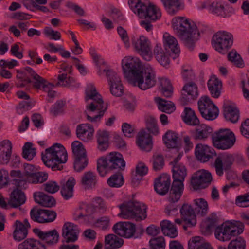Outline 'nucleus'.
Masks as SVG:
<instances>
[{"label":"nucleus","mask_w":249,"mask_h":249,"mask_svg":"<svg viewBox=\"0 0 249 249\" xmlns=\"http://www.w3.org/2000/svg\"><path fill=\"white\" fill-rule=\"evenodd\" d=\"M182 95V99L185 102L196 100L198 96L197 85L193 82L186 84L183 87Z\"/></svg>","instance_id":"412c9836"},{"label":"nucleus","mask_w":249,"mask_h":249,"mask_svg":"<svg viewBox=\"0 0 249 249\" xmlns=\"http://www.w3.org/2000/svg\"><path fill=\"white\" fill-rule=\"evenodd\" d=\"M35 155L36 149L32 147V144L30 142H26L23 148V157L30 160Z\"/></svg>","instance_id":"603ef678"},{"label":"nucleus","mask_w":249,"mask_h":249,"mask_svg":"<svg viewBox=\"0 0 249 249\" xmlns=\"http://www.w3.org/2000/svg\"><path fill=\"white\" fill-rule=\"evenodd\" d=\"M87 156H79L75 157L74 168L75 171L80 172L83 170L88 165Z\"/></svg>","instance_id":"3c124183"},{"label":"nucleus","mask_w":249,"mask_h":249,"mask_svg":"<svg viewBox=\"0 0 249 249\" xmlns=\"http://www.w3.org/2000/svg\"><path fill=\"white\" fill-rule=\"evenodd\" d=\"M155 101L158 104V108L162 112L171 113L175 110V107L171 102L160 98H156Z\"/></svg>","instance_id":"79ce46f5"},{"label":"nucleus","mask_w":249,"mask_h":249,"mask_svg":"<svg viewBox=\"0 0 249 249\" xmlns=\"http://www.w3.org/2000/svg\"><path fill=\"white\" fill-rule=\"evenodd\" d=\"M180 159V155L171 162L172 165L173 181H179L183 183L187 175L186 169L182 164L178 162Z\"/></svg>","instance_id":"a211bd4d"},{"label":"nucleus","mask_w":249,"mask_h":249,"mask_svg":"<svg viewBox=\"0 0 249 249\" xmlns=\"http://www.w3.org/2000/svg\"><path fill=\"white\" fill-rule=\"evenodd\" d=\"M150 249H165V241L162 236H159L151 239L149 241Z\"/></svg>","instance_id":"8fccbe9b"},{"label":"nucleus","mask_w":249,"mask_h":249,"mask_svg":"<svg viewBox=\"0 0 249 249\" xmlns=\"http://www.w3.org/2000/svg\"><path fill=\"white\" fill-rule=\"evenodd\" d=\"M172 27L176 35L189 47L199 36L196 26L183 17H175L172 19Z\"/></svg>","instance_id":"7ed1b4c3"},{"label":"nucleus","mask_w":249,"mask_h":249,"mask_svg":"<svg viewBox=\"0 0 249 249\" xmlns=\"http://www.w3.org/2000/svg\"><path fill=\"white\" fill-rule=\"evenodd\" d=\"M229 59L238 67H242L244 66L243 61L241 56L235 51L231 52L228 55Z\"/></svg>","instance_id":"6e6d98bb"},{"label":"nucleus","mask_w":249,"mask_h":249,"mask_svg":"<svg viewBox=\"0 0 249 249\" xmlns=\"http://www.w3.org/2000/svg\"><path fill=\"white\" fill-rule=\"evenodd\" d=\"M160 85L162 94L166 97L171 96L173 93V87L169 80L165 78L160 79Z\"/></svg>","instance_id":"de8ad7c7"},{"label":"nucleus","mask_w":249,"mask_h":249,"mask_svg":"<svg viewBox=\"0 0 249 249\" xmlns=\"http://www.w3.org/2000/svg\"><path fill=\"white\" fill-rule=\"evenodd\" d=\"M26 74L31 76L35 80L34 87L37 89H40L45 83L46 80L36 73L31 68H26Z\"/></svg>","instance_id":"a18cd8bd"},{"label":"nucleus","mask_w":249,"mask_h":249,"mask_svg":"<svg viewBox=\"0 0 249 249\" xmlns=\"http://www.w3.org/2000/svg\"><path fill=\"white\" fill-rule=\"evenodd\" d=\"M35 201L38 204L46 207H51L55 204L54 198L43 192H36L34 194Z\"/></svg>","instance_id":"c85d7f7f"},{"label":"nucleus","mask_w":249,"mask_h":249,"mask_svg":"<svg viewBox=\"0 0 249 249\" xmlns=\"http://www.w3.org/2000/svg\"><path fill=\"white\" fill-rule=\"evenodd\" d=\"M233 160V158L231 155H219L215 159L213 164L216 174L219 176H222L223 174L224 170L228 169Z\"/></svg>","instance_id":"4468645a"},{"label":"nucleus","mask_w":249,"mask_h":249,"mask_svg":"<svg viewBox=\"0 0 249 249\" xmlns=\"http://www.w3.org/2000/svg\"><path fill=\"white\" fill-rule=\"evenodd\" d=\"M36 233L39 238L49 245L56 243L58 240L59 235L56 230L48 232L38 231Z\"/></svg>","instance_id":"7c9ffc66"},{"label":"nucleus","mask_w":249,"mask_h":249,"mask_svg":"<svg viewBox=\"0 0 249 249\" xmlns=\"http://www.w3.org/2000/svg\"><path fill=\"white\" fill-rule=\"evenodd\" d=\"M181 217L183 221L189 226H194L196 223V215L192 207L187 204L182 205L180 209Z\"/></svg>","instance_id":"aec40b11"},{"label":"nucleus","mask_w":249,"mask_h":249,"mask_svg":"<svg viewBox=\"0 0 249 249\" xmlns=\"http://www.w3.org/2000/svg\"><path fill=\"white\" fill-rule=\"evenodd\" d=\"M75 184V179L72 177H71L68 180L66 184L62 187L61 193L65 199H68L72 196L73 188Z\"/></svg>","instance_id":"ea45409f"},{"label":"nucleus","mask_w":249,"mask_h":249,"mask_svg":"<svg viewBox=\"0 0 249 249\" xmlns=\"http://www.w3.org/2000/svg\"><path fill=\"white\" fill-rule=\"evenodd\" d=\"M86 213L80 215L79 216L91 215L97 212L104 213L107 210V207L105 202L101 197L94 198L92 202L87 204L85 208Z\"/></svg>","instance_id":"f3484780"},{"label":"nucleus","mask_w":249,"mask_h":249,"mask_svg":"<svg viewBox=\"0 0 249 249\" xmlns=\"http://www.w3.org/2000/svg\"><path fill=\"white\" fill-rule=\"evenodd\" d=\"M224 114L225 118L232 123L236 122L239 117L238 110L235 107L231 106H224Z\"/></svg>","instance_id":"58836bf2"},{"label":"nucleus","mask_w":249,"mask_h":249,"mask_svg":"<svg viewBox=\"0 0 249 249\" xmlns=\"http://www.w3.org/2000/svg\"><path fill=\"white\" fill-rule=\"evenodd\" d=\"M105 243L111 249H117L123 245L124 240L114 234H109L105 237Z\"/></svg>","instance_id":"a19ab883"},{"label":"nucleus","mask_w":249,"mask_h":249,"mask_svg":"<svg viewBox=\"0 0 249 249\" xmlns=\"http://www.w3.org/2000/svg\"><path fill=\"white\" fill-rule=\"evenodd\" d=\"M237 205L241 207L249 206V193L240 195L237 197L235 201Z\"/></svg>","instance_id":"052dcab7"},{"label":"nucleus","mask_w":249,"mask_h":249,"mask_svg":"<svg viewBox=\"0 0 249 249\" xmlns=\"http://www.w3.org/2000/svg\"><path fill=\"white\" fill-rule=\"evenodd\" d=\"M30 215L34 221L40 223L53 222L56 217L54 211L36 208L31 210Z\"/></svg>","instance_id":"ddd939ff"},{"label":"nucleus","mask_w":249,"mask_h":249,"mask_svg":"<svg viewBox=\"0 0 249 249\" xmlns=\"http://www.w3.org/2000/svg\"><path fill=\"white\" fill-rule=\"evenodd\" d=\"M204 243L200 237L196 236L189 241L188 247L189 249H199Z\"/></svg>","instance_id":"e2e57ef3"},{"label":"nucleus","mask_w":249,"mask_h":249,"mask_svg":"<svg viewBox=\"0 0 249 249\" xmlns=\"http://www.w3.org/2000/svg\"><path fill=\"white\" fill-rule=\"evenodd\" d=\"M111 94L115 96H121L124 93V87L122 82L110 86Z\"/></svg>","instance_id":"0e129e2a"},{"label":"nucleus","mask_w":249,"mask_h":249,"mask_svg":"<svg viewBox=\"0 0 249 249\" xmlns=\"http://www.w3.org/2000/svg\"><path fill=\"white\" fill-rule=\"evenodd\" d=\"M245 241L241 237L237 238L230 242L228 249H245Z\"/></svg>","instance_id":"4d7b16f0"},{"label":"nucleus","mask_w":249,"mask_h":249,"mask_svg":"<svg viewBox=\"0 0 249 249\" xmlns=\"http://www.w3.org/2000/svg\"><path fill=\"white\" fill-rule=\"evenodd\" d=\"M9 182V173L4 169L0 170V189L7 185Z\"/></svg>","instance_id":"69168bd1"},{"label":"nucleus","mask_w":249,"mask_h":249,"mask_svg":"<svg viewBox=\"0 0 249 249\" xmlns=\"http://www.w3.org/2000/svg\"><path fill=\"white\" fill-rule=\"evenodd\" d=\"M184 115L183 116V121L190 125H196L199 124V120L196 116L194 111L191 108H184Z\"/></svg>","instance_id":"4c0bfd02"},{"label":"nucleus","mask_w":249,"mask_h":249,"mask_svg":"<svg viewBox=\"0 0 249 249\" xmlns=\"http://www.w3.org/2000/svg\"><path fill=\"white\" fill-rule=\"evenodd\" d=\"M208 87L213 97L217 98L220 94L222 83L215 76H212L208 82Z\"/></svg>","instance_id":"2f4dec72"},{"label":"nucleus","mask_w":249,"mask_h":249,"mask_svg":"<svg viewBox=\"0 0 249 249\" xmlns=\"http://www.w3.org/2000/svg\"><path fill=\"white\" fill-rule=\"evenodd\" d=\"M73 153L75 156H87L86 151L81 142L78 141H74L71 144Z\"/></svg>","instance_id":"09e8293b"},{"label":"nucleus","mask_w":249,"mask_h":249,"mask_svg":"<svg viewBox=\"0 0 249 249\" xmlns=\"http://www.w3.org/2000/svg\"><path fill=\"white\" fill-rule=\"evenodd\" d=\"M137 143L142 150L149 151L152 148V137L145 130H141L138 134Z\"/></svg>","instance_id":"4be33fe9"},{"label":"nucleus","mask_w":249,"mask_h":249,"mask_svg":"<svg viewBox=\"0 0 249 249\" xmlns=\"http://www.w3.org/2000/svg\"><path fill=\"white\" fill-rule=\"evenodd\" d=\"M212 132L213 130L210 126L205 124H201L196 127L192 134L195 140L204 141L207 139Z\"/></svg>","instance_id":"a878e982"},{"label":"nucleus","mask_w":249,"mask_h":249,"mask_svg":"<svg viewBox=\"0 0 249 249\" xmlns=\"http://www.w3.org/2000/svg\"><path fill=\"white\" fill-rule=\"evenodd\" d=\"M18 249H46L44 243L34 239H28L20 244Z\"/></svg>","instance_id":"c9c22d12"},{"label":"nucleus","mask_w":249,"mask_h":249,"mask_svg":"<svg viewBox=\"0 0 249 249\" xmlns=\"http://www.w3.org/2000/svg\"><path fill=\"white\" fill-rule=\"evenodd\" d=\"M163 233L171 238H175L178 235V231L175 226L170 221L164 220L160 222Z\"/></svg>","instance_id":"72a5a7b5"},{"label":"nucleus","mask_w":249,"mask_h":249,"mask_svg":"<svg viewBox=\"0 0 249 249\" xmlns=\"http://www.w3.org/2000/svg\"><path fill=\"white\" fill-rule=\"evenodd\" d=\"M157 60L163 66H166L169 63L168 53L160 46L157 45L154 50Z\"/></svg>","instance_id":"e433bc0d"},{"label":"nucleus","mask_w":249,"mask_h":249,"mask_svg":"<svg viewBox=\"0 0 249 249\" xmlns=\"http://www.w3.org/2000/svg\"><path fill=\"white\" fill-rule=\"evenodd\" d=\"M125 162L121 154L118 152H110L105 157H101L97 161V170L102 176H105L112 169L124 170Z\"/></svg>","instance_id":"6e6552de"},{"label":"nucleus","mask_w":249,"mask_h":249,"mask_svg":"<svg viewBox=\"0 0 249 249\" xmlns=\"http://www.w3.org/2000/svg\"><path fill=\"white\" fill-rule=\"evenodd\" d=\"M170 185V177L166 175H163L155 179L154 188L157 193L164 195L168 192Z\"/></svg>","instance_id":"5701e85b"},{"label":"nucleus","mask_w":249,"mask_h":249,"mask_svg":"<svg viewBox=\"0 0 249 249\" xmlns=\"http://www.w3.org/2000/svg\"><path fill=\"white\" fill-rule=\"evenodd\" d=\"M178 137L174 132L169 131L164 137V143L168 148H175L178 143Z\"/></svg>","instance_id":"49530a36"},{"label":"nucleus","mask_w":249,"mask_h":249,"mask_svg":"<svg viewBox=\"0 0 249 249\" xmlns=\"http://www.w3.org/2000/svg\"><path fill=\"white\" fill-rule=\"evenodd\" d=\"M234 133L229 129H221L215 132L212 141L213 145L221 149H227L232 147L235 142Z\"/></svg>","instance_id":"1a4fd4ad"},{"label":"nucleus","mask_w":249,"mask_h":249,"mask_svg":"<svg viewBox=\"0 0 249 249\" xmlns=\"http://www.w3.org/2000/svg\"><path fill=\"white\" fill-rule=\"evenodd\" d=\"M194 201L196 205L197 206L196 209H198V213H200L201 215L206 214L208 209L207 201L203 198L196 199Z\"/></svg>","instance_id":"5fc2aeb1"},{"label":"nucleus","mask_w":249,"mask_h":249,"mask_svg":"<svg viewBox=\"0 0 249 249\" xmlns=\"http://www.w3.org/2000/svg\"><path fill=\"white\" fill-rule=\"evenodd\" d=\"M14 227L13 236L15 240L19 241L26 237L28 231L24 224L20 221L17 220L15 223Z\"/></svg>","instance_id":"f704fd0d"},{"label":"nucleus","mask_w":249,"mask_h":249,"mask_svg":"<svg viewBox=\"0 0 249 249\" xmlns=\"http://www.w3.org/2000/svg\"><path fill=\"white\" fill-rule=\"evenodd\" d=\"M48 174L44 172L35 173L30 180L34 183H41L47 179Z\"/></svg>","instance_id":"bf43d9fd"},{"label":"nucleus","mask_w":249,"mask_h":249,"mask_svg":"<svg viewBox=\"0 0 249 249\" xmlns=\"http://www.w3.org/2000/svg\"><path fill=\"white\" fill-rule=\"evenodd\" d=\"M119 208V215L123 218L141 221L147 217V207L142 203L130 201L121 204Z\"/></svg>","instance_id":"423d86ee"},{"label":"nucleus","mask_w":249,"mask_h":249,"mask_svg":"<svg viewBox=\"0 0 249 249\" xmlns=\"http://www.w3.org/2000/svg\"><path fill=\"white\" fill-rule=\"evenodd\" d=\"M98 148L101 151L106 150L108 146V134L107 131L100 130L97 133Z\"/></svg>","instance_id":"37998d69"},{"label":"nucleus","mask_w":249,"mask_h":249,"mask_svg":"<svg viewBox=\"0 0 249 249\" xmlns=\"http://www.w3.org/2000/svg\"><path fill=\"white\" fill-rule=\"evenodd\" d=\"M212 180V177L210 172L204 170H199L192 177L191 184L195 190L205 188Z\"/></svg>","instance_id":"f8f14e48"},{"label":"nucleus","mask_w":249,"mask_h":249,"mask_svg":"<svg viewBox=\"0 0 249 249\" xmlns=\"http://www.w3.org/2000/svg\"><path fill=\"white\" fill-rule=\"evenodd\" d=\"M85 99L86 101L89 99L92 100V102L87 106L88 110L91 112L99 111V114L93 117L87 114V119L91 122L98 121L107 109V104L104 102L101 96L97 92L95 88L91 85H89L86 90Z\"/></svg>","instance_id":"39448f33"},{"label":"nucleus","mask_w":249,"mask_h":249,"mask_svg":"<svg viewBox=\"0 0 249 249\" xmlns=\"http://www.w3.org/2000/svg\"><path fill=\"white\" fill-rule=\"evenodd\" d=\"M94 129L88 124H81L77 126L76 135L82 141L87 142L91 140L93 137Z\"/></svg>","instance_id":"393cba45"},{"label":"nucleus","mask_w":249,"mask_h":249,"mask_svg":"<svg viewBox=\"0 0 249 249\" xmlns=\"http://www.w3.org/2000/svg\"><path fill=\"white\" fill-rule=\"evenodd\" d=\"M114 232L120 236L130 238L136 231L135 225L129 222H120L113 227Z\"/></svg>","instance_id":"dca6fc26"},{"label":"nucleus","mask_w":249,"mask_h":249,"mask_svg":"<svg viewBox=\"0 0 249 249\" xmlns=\"http://www.w3.org/2000/svg\"><path fill=\"white\" fill-rule=\"evenodd\" d=\"M79 231L77 226L71 222L64 224L62 229V236L66 242H74L77 240Z\"/></svg>","instance_id":"6ab92c4d"},{"label":"nucleus","mask_w":249,"mask_h":249,"mask_svg":"<svg viewBox=\"0 0 249 249\" xmlns=\"http://www.w3.org/2000/svg\"><path fill=\"white\" fill-rule=\"evenodd\" d=\"M12 144L9 140H4L0 142V162L7 163L11 156Z\"/></svg>","instance_id":"cd10ccee"},{"label":"nucleus","mask_w":249,"mask_h":249,"mask_svg":"<svg viewBox=\"0 0 249 249\" xmlns=\"http://www.w3.org/2000/svg\"><path fill=\"white\" fill-rule=\"evenodd\" d=\"M26 201L24 193L19 189H14L11 193L8 199L10 207L18 208L23 204Z\"/></svg>","instance_id":"b1692460"},{"label":"nucleus","mask_w":249,"mask_h":249,"mask_svg":"<svg viewBox=\"0 0 249 249\" xmlns=\"http://www.w3.org/2000/svg\"><path fill=\"white\" fill-rule=\"evenodd\" d=\"M138 53L146 61H149L152 57V52L148 39L141 36L133 43Z\"/></svg>","instance_id":"2eb2a0df"},{"label":"nucleus","mask_w":249,"mask_h":249,"mask_svg":"<svg viewBox=\"0 0 249 249\" xmlns=\"http://www.w3.org/2000/svg\"><path fill=\"white\" fill-rule=\"evenodd\" d=\"M184 190L183 183L179 181H173L172 183L171 191L181 196Z\"/></svg>","instance_id":"774afa93"},{"label":"nucleus","mask_w":249,"mask_h":249,"mask_svg":"<svg viewBox=\"0 0 249 249\" xmlns=\"http://www.w3.org/2000/svg\"><path fill=\"white\" fill-rule=\"evenodd\" d=\"M124 183V178L121 175L114 174L107 180L108 184L112 187H119Z\"/></svg>","instance_id":"864d4df0"},{"label":"nucleus","mask_w":249,"mask_h":249,"mask_svg":"<svg viewBox=\"0 0 249 249\" xmlns=\"http://www.w3.org/2000/svg\"><path fill=\"white\" fill-rule=\"evenodd\" d=\"M198 105L201 114L206 119L213 120L218 115V109L209 97H201L198 102Z\"/></svg>","instance_id":"9d476101"},{"label":"nucleus","mask_w":249,"mask_h":249,"mask_svg":"<svg viewBox=\"0 0 249 249\" xmlns=\"http://www.w3.org/2000/svg\"><path fill=\"white\" fill-rule=\"evenodd\" d=\"M130 9L140 18L144 19L141 21V26L147 31L152 29L150 22L160 18L161 13L160 9L154 5H147L141 0H129Z\"/></svg>","instance_id":"f03ea898"},{"label":"nucleus","mask_w":249,"mask_h":249,"mask_svg":"<svg viewBox=\"0 0 249 249\" xmlns=\"http://www.w3.org/2000/svg\"><path fill=\"white\" fill-rule=\"evenodd\" d=\"M167 13L175 15L183 7L181 0H161Z\"/></svg>","instance_id":"c756f323"},{"label":"nucleus","mask_w":249,"mask_h":249,"mask_svg":"<svg viewBox=\"0 0 249 249\" xmlns=\"http://www.w3.org/2000/svg\"><path fill=\"white\" fill-rule=\"evenodd\" d=\"M43 185L44 190L50 193H54L59 190V186L54 181H49Z\"/></svg>","instance_id":"338daca9"},{"label":"nucleus","mask_w":249,"mask_h":249,"mask_svg":"<svg viewBox=\"0 0 249 249\" xmlns=\"http://www.w3.org/2000/svg\"><path fill=\"white\" fill-rule=\"evenodd\" d=\"M163 38L165 43L171 49L172 52L178 54L180 52V48L176 38L168 33L164 35Z\"/></svg>","instance_id":"c03bdc74"},{"label":"nucleus","mask_w":249,"mask_h":249,"mask_svg":"<svg viewBox=\"0 0 249 249\" xmlns=\"http://www.w3.org/2000/svg\"><path fill=\"white\" fill-rule=\"evenodd\" d=\"M68 155L64 147L60 144L55 143L45 150L42 154L44 163L53 171L61 170L63 168L62 164L67 161Z\"/></svg>","instance_id":"20e7f679"},{"label":"nucleus","mask_w":249,"mask_h":249,"mask_svg":"<svg viewBox=\"0 0 249 249\" xmlns=\"http://www.w3.org/2000/svg\"><path fill=\"white\" fill-rule=\"evenodd\" d=\"M122 65L124 74L131 75L128 78L131 84L137 86L142 90L149 89L155 85V73L151 68H147L144 70L145 82H143V67L138 58L130 56L125 57L122 60Z\"/></svg>","instance_id":"f257e3e1"},{"label":"nucleus","mask_w":249,"mask_h":249,"mask_svg":"<svg viewBox=\"0 0 249 249\" xmlns=\"http://www.w3.org/2000/svg\"><path fill=\"white\" fill-rule=\"evenodd\" d=\"M214 47L222 53H226L233 44L232 35L226 32H218L213 37Z\"/></svg>","instance_id":"9b49d317"},{"label":"nucleus","mask_w":249,"mask_h":249,"mask_svg":"<svg viewBox=\"0 0 249 249\" xmlns=\"http://www.w3.org/2000/svg\"><path fill=\"white\" fill-rule=\"evenodd\" d=\"M97 182L96 175L91 171L85 173L81 178V184L85 189L92 188L95 186Z\"/></svg>","instance_id":"473e14b6"},{"label":"nucleus","mask_w":249,"mask_h":249,"mask_svg":"<svg viewBox=\"0 0 249 249\" xmlns=\"http://www.w3.org/2000/svg\"><path fill=\"white\" fill-rule=\"evenodd\" d=\"M106 75L110 86L121 82L120 77L112 71L107 70Z\"/></svg>","instance_id":"13d9d810"},{"label":"nucleus","mask_w":249,"mask_h":249,"mask_svg":"<svg viewBox=\"0 0 249 249\" xmlns=\"http://www.w3.org/2000/svg\"><path fill=\"white\" fill-rule=\"evenodd\" d=\"M212 152L210 147L201 143L196 145L195 148V155L200 161L205 162L208 161L212 157Z\"/></svg>","instance_id":"bb28decb"},{"label":"nucleus","mask_w":249,"mask_h":249,"mask_svg":"<svg viewBox=\"0 0 249 249\" xmlns=\"http://www.w3.org/2000/svg\"><path fill=\"white\" fill-rule=\"evenodd\" d=\"M164 159L162 155L157 154L153 157V168L155 170H160L164 166Z\"/></svg>","instance_id":"680f3d73"},{"label":"nucleus","mask_w":249,"mask_h":249,"mask_svg":"<svg viewBox=\"0 0 249 249\" xmlns=\"http://www.w3.org/2000/svg\"><path fill=\"white\" fill-rule=\"evenodd\" d=\"M244 225L238 221H226L217 226L214 231L215 238L221 241H228L243 232Z\"/></svg>","instance_id":"0eeeda50"}]
</instances>
